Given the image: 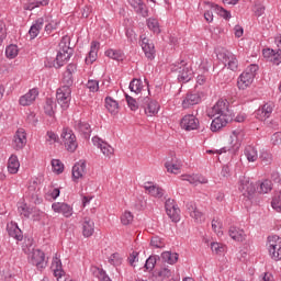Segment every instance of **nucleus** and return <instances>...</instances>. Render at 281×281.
Wrapping results in <instances>:
<instances>
[{
	"mask_svg": "<svg viewBox=\"0 0 281 281\" xmlns=\"http://www.w3.org/2000/svg\"><path fill=\"white\" fill-rule=\"evenodd\" d=\"M24 254L27 255L29 262L37 267V269H45L47 267V261H45V252L41 249H35L30 239L27 244L23 246Z\"/></svg>",
	"mask_w": 281,
	"mask_h": 281,
	"instance_id": "obj_1",
	"label": "nucleus"
},
{
	"mask_svg": "<svg viewBox=\"0 0 281 281\" xmlns=\"http://www.w3.org/2000/svg\"><path fill=\"white\" fill-rule=\"evenodd\" d=\"M245 139V130L243 128H237L233 131V134L231 135V146L228 147H223L220 150H217L218 155H222V153H238L240 149V146L243 144V140Z\"/></svg>",
	"mask_w": 281,
	"mask_h": 281,
	"instance_id": "obj_2",
	"label": "nucleus"
},
{
	"mask_svg": "<svg viewBox=\"0 0 281 281\" xmlns=\"http://www.w3.org/2000/svg\"><path fill=\"white\" fill-rule=\"evenodd\" d=\"M171 71H176L178 74L179 82H190L194 77L192 68L183 60L180 64H173L171 66Z\"/></svg>",
	"mask_w": 281,
	"mask_h": 281,
	"instance_id": "obj_3",
	"label": "nucleus"
},
{
	"mask_svg": "<svg viewBox=\"0 0 281 281\" xmlns=\"http://www.w3.org/2000/svg\"><path fill=\"white\" fill-rule=\"evenodd\" d=\"M256 71H258V65L251 64L247 69L239 76L237 81L239 89H247L254 79L256 78Z\"/></svg>",
	"mask_w": 281,
	"mask_h": 281,
	"instance_id": "obj_4",
	"label": "nucleus"
},
{
	"mask_svg": "<svg viewBox=\"0 0 281 281\" xmlns=\"http://www.w3.org/2000/svg\"><path fill=\"white\" fill-rule=\"evenodd\" d=\"M138 104L140 109H144L145 113L153 117V115H157L159 113V103L155 100H150L148 97H139Z\"/></svg>",
	"mask_w": 281,
	"mask_h": 281,
	"instance_id": "obj_5",
	"label": "nucleus"
},
{
	"mask_svg": "<svg viewBox=\"0 0 281 281\" xmlns=\"http://www.w3.org/2000/svg\"><path fill=\"white\" fill-rule=\"evenodd\" d=\"M61 142L68 153H76V148H78V142H76V134L71 132V130H63Z\"/></svg>",
	"mask_w": 281,
	"mask_h": 281,
	"instance_id": "obj_6",
	"label": "nucleus"
},
{
	"mask_svg": "<svg viewBox=\"0 0 281 281\" xmlns=\"http://www.w3.org/2000/svg\"><path fill=\"white\" fill-rule=\"evenodd\" d=\"M57 102L64 111L69 109V102H71V88L60 87L56 93Z\"/></svg>",
	"mask_w": 281,
	"mask_h": 281,
	"instance_id": "obj_7",
	"label": "nucleus"
},
{
	"mask_svg": "<svg viewBox=\"0 0 281 281\" xmlns=\"http://www.w3.org/2000/svg\"><path fill=\"white\" fill-rule=\"evenodd\" d=\"M217 58L232 71H236V69H238V59H236V55H233L232 52L223 50L218 53Z\"/></svg>",
	"mask_w": 281,
	"mask_h": 281,
	"instance_id": "obj_8",
	"label": "nucleus"
},
{
	"mask_svg": "<svg viewBox=\"0 0 281 281\" xmlns=\"http://www.w3.org/2000/svg\"><path fill=\"white\" fill-rule=\"evenodd\" d=\"M213 115H220L224 117H232V110H229V101L218 100L212 109Z\"/></svg>",
	"mask_w": 281,
	"mask_h": 281,
	"instance_id": "obj_9",
	"label": "nucleus"
},
{
	"mask_svg": "<svg viewBox=\"0 0 281 281\" xmlns=\"http://www.w3.org/2000/svg\"><path fill=\"white\" fill-rule=\"evenodd\" d=\"M26 144L27 134L25 133V130L19 128L13 136L12 147L14 148V150H23Z\"/></svg>",
	"mask_w": 281,
	"mask_h": 281,
	"instance_id": "obj_10",
	"label": "nucleus"
},
{
	"mask_svg": "<svg viewBox=\"0 0 281 281\" xmlns=\"http://www.w3.org/2000/svg\"><path fill=\"white\" fill-rule=\"evenodd\" d=\"M239 190L243 192L244 196L248 199H254V194H256V186H254L247 177L240 178Z\"/></svg>",
	"mask_w": 281,
	"mask_h": 281,
	"instance_id": "obj_11",
	"label": "nucleus"
},
{
	"mask_svg": "<svg viewBox=\"0 0 281 281\" xmlns=\"http://www.w3.org/2000/svg\"><path fill=\"white\" fill-rule=\"evenodd\" d=\"M180 126L184 131H196L199 128V119L194 114H187L182 117Z\"/></svg>",
	"mask_w": 281,
	"mask_h": 281,
	"instance_id": "obj_12",
	"label": "nucleus"
},
{
	"mask_svg": "<svg viewBox=\"0 0 281 281\" xmlns=\"http://www.w3.org/2000/svg\"><path fill=\"white\" fill-rule=\"evenodd\" d=\"M140 47L148 60L155 59V44L144 35H140Z\"/></svg>",
	"mask_w": 281,
	"mask_h": 281,
	"instance_id": "obj_13",
	"label": "nucleus"
},
{
	"mask_svg": "<svg viewBox=\"0 0 281 281\" xmlns=\"http://www.w3.org/2000/svg\"><path fill=\"white\" fill-rule=\"evenodd\" d=\"M92 143L97 146V148H100L101 153H103L104 157H111L113 153H115V149L109 143L102 140V138L94 136L92 138Z\"/></svg>",
	"mask_w": 281,
	"mask_h": 281,
	"instance_id": "obj_14",
	"label": "nucleus"
},
{
	"mask_svg": "<svg viewBox=\"0 0 281 281\" xmlns=\"http://www.w3.org/2000/svg\"><path fill=\"white\" fill-rule=\"evenodd\" d=\"M78 67L76 64H69L66 68V71L64 72L63 78V87H68V89H71L74 86V74H76Z\"/></svg>",
	"mask_w": 281,
	"mask_h": 281,
	"instance_id": "obj_15",
	"label": "nucleus"
},
{
	"mask_svg": "<svg viewBox=\"0 0 281 281\" xmlns=\"http://www.w3.org/2000/svg\"><path fill=\"white\" fill-rule=\"evenodd\" d=\"M87 175V161L79 160L72 167V181H78V179H82Z\"/></svg>",
	"mask_w": 281,
	"mask_h": 281,
	"instance_id": "obj_16",
	"label": "nucleus"
},
{
	"mask_svg": "<svg viewBox=\"0 0 281 281\" xmlns=\"http://www.w3.org/2000/svg\"><path fill=\"white\" fill-rule=\"evenodd\" d=\"M231 119L232 116H221V115L215 117L211 123L212 133H217V131H221V128H225V126H227V123L229 122Z\"/></svg>",
	"mask_w": 281,
	"mask_h": 281,
	"instance_id": "obj_17",
	"label": "nucleus"
},
{
	"mask_svg": "<svg viewBox=\"0 0 281 281\" xmlns=\"http://www.w3.org/2000/svg\"><path fill=\"white\" fill-rule=\"evenodd\" d=\"M36 98H38V90L36 88L31 89L26 94L20 98L21 106H30Z\"/></svg>",
	"mask_w": 281,
	"mask_h": 281,
	"instance_id": "obj_18",
	"label": "nucleus"
},
{
	"mask_svg": "<svg viewBox=\"0 0 281 281\" xmlns=\"http://www.w3.org/2000/svg\"><path fill=\"white\" fill-rule=\"evenodd\" d=\"M130 5L134 8L136 14H140V16H148V8L144 3V0H127Z\"/></svg>",
	"mask_w": 281,
	"mask_h": 281,
	"instance_id": "obj_19",
	"label": "nucleus"
},
{
	"mask_svg": "<svg viewBox=\"0 0 281 281\" xmlns=\"http://www.w3.org/2000/svg\"><path fill=\"white\" fill-rule=\"evenodd\" d=\"M181 160L177 159V157L171 158V160H167L165 164V168L171 175H179L181 172Z\"/></svg>",
	"mask_w": 281,
	"mask_h": 281,
	"instance_id": "obj_20",
	"label": "nucleus"
},
{
	"mask_svg": "<svg viewBox=\"0 0 281 281\" xmlns=\"http://www.w3.org/2000/svg\"><path fill=\"white\" fill-rule=\"evenodd\" d=\"M94 232H95V223L91 218L85 217L82 223V234L85 238H90V236H93Z\"/></svg>",
	"mask_w": 281,
	"mask_h": 281,
	"instance_id": "obj_21",
	"label": "nucleus"
},
{
	"mask_svg": "<svg viewBox=\"0 0 281 281\" xmlns=\"http://www.w3.org/2000/svg\"><path fill=\"white\" fill-rule=\"evenodd\" d=\"M100 49V44L95 41L91 43L90 52L88 56L86 57V64L87 65H93L95 60H98V50Z\"/></svg>",
	"mask_w": 281,
	"mask_h": 281,
	"instance_id": "obj_22",
	"label": "nucleus"
},
{
	"mask_svg": "<svg viewBox=\"0 0 281 281\" xmlns=\"http://www.w3.org/2000/svg\"><path fill=\"white\" fill-rule=\"evenodd\" d=\"M201 102L200 93H188L182 101L183 109H190V106H194V104H199Z\"/></svg>",
	"mask_w": 281,
	"mask_h": 281,
	"instance_id": "obj_23",
	"label": "nucleus"
},
{
	"mask_svg": "<svg viewBox=\"0 0 281 281\" xmlns=\"http://www.w3.org/2000/svg\"><path fill=\"white\" fill-rule=\"evenodd\" d=\"M228 234L233 240H236L237 243H243L245 238H247V235L245 234L244 229H240L236 226H232L228 231Z\"/></svg>",
	"mask_w": 281,
	"mask_h": 281,
	"instance_id": "obj_24",
	"label": "nucleus"
},
{
	"mask_svg": "<svg viewBox=\"0 0 281 281\" xmlns=\"http://www.w3.org/2000/svg\"><path fill=\"white\" fill-rule=\"evenodd\" d=\"M45 25V18H38L35 23L31 26L29 34L31 38H36Z\"/></svg>",
	"mask_w": 281,
	"mask_h": 281,
	"instance_id": "obj_25",
	"label": "nucleus"
},
{
	"mask_svg": "<svg viewBox=\"0 0 281 281\" xmlns=\"http://www.w3.org/2000/svg\"><path fill=\"white\" fill-rule=\"evenodd\" d=\"M144 189L151 196H156L157 199H161L164 196V189L153 184V182H146Z\"/></svg>",
	"mask_w": 281,
	"mask_h": 281,
	"instance_id": "obj_26",
	"label": "nucleus"
},
{
	"mask_svg": "<svg viewBox=\"0 0 281 281\" xmlns=\"http://www.w3.org/2000/svg\"><path fill=\"white\" fill-rule=\"evenodd\" d=\"M182 181H188L191 186H198V183L205 184L207 183V178L201 175H184L182 176Z\"/></svg>",
	"mask_w": 281,
	"mask_h": 281,
	"instance_id": "obj_27",
	"label": "nucleus"
},
{
	"mask_svg": "<svg viewBox=\"0 0 281 281\" xmlns=\"http://www.w3.org/2000/svg\"><path fill=\"white\" fill-rule=\"evenodd\" d=\"M7 232L11 238H14L15 240H23V232L16 224L8 225Z\"/></svg>",
	"mask_w": 281,
	"mask_h": 281,
	"instance_id": "obj_28",
	"label": "nucleus"
},
{
	"mask_svg": "<svg viewBox=\"0 0 281 281\" xmlns=\"http://www.w3.org/2000/svg\"><path fill=\"white\" fill-rule=\"evenodd\" d=\"M271 113H273V106L271 104L266 103L262 105L261 109L257 110L256 116L258 120H267V117H270Z\"/></svg>",
	"mask_w": 281,
	"mask_h": 281,
	"instance_id": "obj_29",
	"label": "nucleus"
},
{
	"mask_svg": "<svg viewBox=\"0 0 281 281\" xmlns=\"http://www.w3.org/2000/svg\"><path fill=\"white\" fill-rule=\"evenodd\" d=\"M206 5L211 8V10H214L220 16H223V19H232V13L229 11L225 10L223 7H220L218 4H214L212 2H204Z\"/></svg>",
	"mask_w": 281,
	"mask_h": 281,
	"instance_id": "obj_30",
	"label": "nucleus"
},
{
	"mask_svg": "<svg viewBox=\"0 0 281 281\" xmlns=\"http://www.w3.org/2000/svg\"><path fill=\"white\" fill-rule=\"evenodd\" d=\"M19 168H21V164L19 162V158L12 155L9 158L8 170L10 175H16L19 172Z\"/></svg>",
	"mask_w": 281,
	"mask_h": 281,
	"instance_id": "obj_31",
	"label": "nucleus"
},
{
	"mask_svg": "<svg viewBox=\"0 0 281 281\" xmlns=\"http://www.w3.org/2000/svg\"><path fill=\"white\" fill-rule=\"evenodd\" d=\"M76 128L79 133H82L85 139H89V137H91V125H89V123L79 121Z\"/></svg>",
	"mask_w": 281,
	"mask_h": 281,
	"instance_id": "obj_32",
	"label": "nucleus"
},
{
	"mask_svg": "<svg viewBox=\"0 0 281 281\" xmlns=\"http://www.w3.org/2000/svg\"><path fill=\"white\" fill-rule=\"evenodd\" d=\"M70 58H71V55H66L63 52H58L54 63L55 69H60V67L65 65V61L69 60Z\"/></svg>",
	"mask_w": 281,
	"mask_h": 281,
	"instance_id": "obj_33",
	"label": "nucleus"
},
{
	"mask_svg": "<svg viewBox=\"0 0 281 281\" xmlns=\"http://www.w3.org/2000/svg\"><path fill=\"white\" fill-rule=\"evenodd\" d=\"M161 259L164 262H168V265H175L179 260V254L165 251L161 254Z\"/></svg>",
	"mask_w": 281,
	"mask_h": 281,
	"instance_id": "obj_34",
	"label": "nucleus"
},
{
	"mask_svg": "<svg viewBox=\"0 0 281 281\" xmlns=\"http://www.w3.org/2000/svg\"><path fill=\"white\" fill-rule=\"evenodd\" d=\"M105 109H108V111L112 114L117 113L119 109H120V104L117 103V101L113 100V98L111 97H106L105 98Z\"/></svg>",
	"mask_w": 281,
	"mask_h": 281,
	"instance_id": "obj_35",
	"label": "nucleus"
},
{
	"mask_svg": "<svg viewBox=\"0 0 281 281\" xmlns=\"http://www.w3.org/2000/svg\"><path fill=\"white\" fill-rule=\"evenodd\" d=\"M244 155L247 157L248 161H257L258 160V150L254 146H247L245 148Z\"/></svg>",
	"mask_w": 281,
	"mask_h": 281,
	"instance_id": "obj_36",
	"label": "nucleus"
},
{
	"mask_svg": "<svg viewBox=\"0 0 281 281\" xmlns=\"http://www.w3.org/2000/svg\"><path fill=\"white\" fill-rule=\"evenodd\" d=\"M257 190L259 194H269V192L273 190L271 180H265L263 182H261Z\"/></svg>",
	"mask_w": 281,
	"mask_h": 281,
	"instance_id": "obj_37",
	"label": "nucleus"
},
{
	"mask_svg": "<svg viewBox=\"0 0 281 281\" xmlns=\"http://www.w3.org/2000/svg\"><path fill=\"white\" fill-rule=\"evenodd\" d=\"M169 218H171L172 223H179L181 221V210L178 206L175 209H170V212H167Z\"/></svg>",
	"mask_w": 281,
	"mask_h": 281,
	"instance_id": "obj_38",
	"label": "nucleus"
},
{
	"mask_svg": "<svg viewBox=\"0 0 281 281\" xmlns=\"http://www.w3.org/2000/svg\"><path fill=\"white\" fill-rule=\"evenodd\" d=\"M147 27L154 32V34H160L161 30L159 29V21L154 18L147 20Z\"/></svg>",
	"mask_w": 281,
	"mask_h": 281,
	"instance_id": "obj_39",
	"label": "nucleus"
},
{
	"mask_svg": "<svg viewBox=\"0 0 281 281\" xmlns=\"http://www.w3.org/2000/svg\"><path fill=\"white\" fill-rule=\"evenodd\" d=\"M52 168L53 172H56V175H63V172H65V165L59 159L52 160Z\"/></svg>",
	"mask_w": 281,
	"mask_h": 281,
	"instance_id": "obj_40",
	"label": "nucleus"
},
{
	"mask_svg": "<svg viewBox=\"0 0 281 281\" xmlns=\"http://www.w3.org/2000/svg\"><path fill=\"white\" fill-rule=\"evenodd\" d=\"M105 56H108V58H112V60H122L124 58V54H122L121 50H115V49H108L105 52Z\"/></svg>",
	"mask_w": 281,
	"mask_h": 281,
	"instance_id": "obj_41",
	"label": "nucleus"
},
{
	"mask_svg": "<svg viewBox=\"0 0 281 281\" xmlns=\"http://www.w3.org/2000/svg\"><path fill=\"white\" fill-rule=\"evenodd\" d=\"M259 159L265 166H269L273 161V155L267 150H262L260 153Z\"/></svg>",
	"mask_w": 281,
	"mask_h": 281,
	"instance_id": "obj_42",
	"label": "nucleus"
},
{
	"mask_svg": "<svg viewBox=\"0 0 281 281\" xmlns=\"http://www.w3.org/2000/svg\"><path fill=\"white\" fill-rule=\"evenodd\" d=\"M156 278L159 280H167V278H170L172 276V272L167 267L161 268L160 270H156Z\"/></svg>",
	"mask_w": 281,
	"mask_h": 281,
	"instance_id": "obj_43",
	"label": "nucleus"
},
{
	"mask_svg": "<svg viewBox=\"0 0 281 281\" xmlns=\"http://www.w3.org/2000/svg\"><path fill=\"white\" fill-rule=\"evenodd\" d=\"M281 245V238L278 235H272L268 237L267 247L268 249H271L273 247H280Z\"/></svg>",
	"mask_w": 281,
	"mask_h": 281,
	"instance_id": "obj_44",
	"label": "nucleus"
},
{
	"mask_svg": "<svg viewBox=\"0 0 281 281\" xmlns=\"http://www.w3.org/2000/svg\"><path fill=\"white\" fill-rule=\"evenodd\" d=\"M5 56L7 58H16V56H19V47L14 44L9 45L5 48Z\"/></svg>",
	"mask_w": 281,
	"mask_h": 281,
	"instance_id": "obj_45",
	"label": "nucleus"
},
{
	"mask_svg": "<svg viewBox=\"0 0 281 281\" xmlns=\"http://www.w3.org/2000/svg\"><path fill=\"white\" fill-rule=\"evenodd\" d=\"M127 106L131 109V111H137L139 109V99L135 100L133 97L125 94Z\"/></svg>",
	"mask_w": 281,
	"mask_h": 281,
	"instance_id": "obj_46",
	"label": "nucleus"
},
{
	"mask_svg": "<svg viewBox=\"0 0 281 281\" xmlns=\"http://www.w3.org/2000/svg\"><path fill=\"white\" fill-rule=\"evenodd\" d=\"M268 251L272 260H281V245L268 248Z\"/></svg>",
	"mask_w": 281,
	"mask_h": 281,
	"instance_id": "obj_47",
	"label": "nucleus"
},
{
	"mask_svg": "<svg viewBox=\"0 0 281 281\" xmlns=\"http://www.w3.org/2000/svg\"><path fill=\"white\" fill-rule=\"evenodd\" d=\"M44 25H45V32L46 34H52L56 27H58V22L56 21H49V19H44Z\"/></svg>",
	"mask_w": 281,
	"mask_h": 281,
	"instance_id": "obj_48",
	"label": "nucleus"
},
{
	"mask_svg": "<svg viewBox=\"0 0 281 281\" xmlns=\"http://www.w3.org/2000/svg\"><path fill=\"white\" fill-rule=\"evenodd\" d=\"M130 91L134 93H142V79H133L130 82Z\"/></svg>",
	"mask_w": 281,
	"mask_h": 281,
	"instance_id": "obj_49",
	"label": "nucleus"
},
{
	"mask_svg": "<svg viewBox=\"0 0 281 281\" xmlns=\"http://www.w3.org/2000/svg\"><path fill=\"white\" fill-rule=\"evenodd\" d=\"M150 245L156 249H164L166 247V243L159 236L151 237Z\"/></svg>",
	"mask_w": 281,
	"mask_h": 281,
	"instance_id": "obj_50",
	"label": "nucleus"
},
{
	"mask_svg": "<svg viewBox=\"0 0 281 281\" xmlns=\"http://www.w3.org/2000/svg\"><path fill=\"white\" fill-rule=\"evenodd\" d=\"M158 256H150L145 262V269L147 271H153L155 269V265H157Z\"/></svg>",
	"mask_w": 281,
	"mask_h": 281,
	"instance_id": "obj_51",
	"label": "nucleus"
},
{
	"mask_svg": "<svg viewBox=\"0 0 281 281\" xmlns=\"http://www.w3.org/2000/svg\"><path fill=\"white\" fill-rule=\"evenodd\" d=\"M44 111L46 113V115H49V117H52V115H54V100L47 98L45 105H44Z\"/></svg>",
	"mask_w": 281,
	"mask_h": 281,
	"instance_id": "obj_52",
	"label": "nucleus"
},
{
	"mask_svg": "<svg viewBox=\"0 0 281 281\" xmlns=\"http://www.w3.org/2000/svg\"><path fill=\"white\" fill-rule=\"evenodd\" d=\"M271 205L276 212H281V189L279 194L272 198Z\"/></svg>",
	"mask_w": 281,
	"mask_h": 281,
	"instance_id": "obj_53",
	"label": "nucleus"
},
{
	"mask_svg": "<svg viewBox=\"0 0 281 281\" xmlns=\"http://www.w3.org/2000/svg\"><path fill=\"white\" fill-rule=\"evenodd\" d=\"M90 271L94 278H98V280H100L102 276L106 273V271H104L102 268H99L98 266H92Z\"/></svg>",
	"mask_w": 281,
	"mask_h": 281,
	"instance_id": "obj_54",
	"label": "nucleus"
},
{
	"mask_svg": "<svg viewBox=\"0 0 281 281\" xmlns=\"http://www.w3.org/2000/svg\"><path fill=\"white\" fill-rule=\"evenodd\" d=\"M109 262L114 267H120V265H122V257L120 256V254L114 252L111 255Z\"/></svg>",
	"mask_w": 281,
	"mask_h": 281,
	"instance_id": "obj_55",
	"label": "nucleus"
},
{
	"mask_svg": "<svg viewBox=\"0 0 281 281\" xmlns=\"http://www.w3.org/2000/svg\"><path fill=\"white\" fill-rule=\"evenodd\" d=\"M121 223H122V225H131L133 223V213L126 211L121 216Z\"/></svg>",
	"mask_w": 281,
	"mask_h": 281,
	"instance_id": "obj_56",
	"label": "nucleus"
},
{
	"mask_svg": "<svg viewBox=\"0 0 281 281\" xmlns=\"http://www.w3.org/2000/svg\"><path fill=\"white\" fill-rule=\"evenodd\" d=\"M60 214H63L66 218H69V216H71V214H74V209H71V206L69 204L64 203L61 205Z\"/></svg>",
	"mask_w": 281,
	"mask_h": 281,
	"instance_id": "obj_57",
	"label": "nucleus"
},
{
	"mask_svg": "<svg viewBox=\"0 0 281 281\" xmlns=\"http://www.w3.org/2000/svg\"><path fill=\"white\" fill-rule=\"evenodd\" d=\"M271 63H273L274 65H280V63H281V48H279L278 50H273Z\"/></svg>",
	"mask_w": 281,
	"mask_h": 281,
	"instance_id": "obj_58",
	"label": "nucleus"
},
{
	"mask_svg": "<svg viewBox=\"0 0 281 281\" xmlns=\"http://www.w3.org/2000/svg\"><path fill=\"white\" fill-rule=\"evenodd\" d=\"M87 88L90 89L93 93L100 89V82L98 80H89L87 83Z\"/></svg>",
	"mask_w": 281,
	"mask_h": 281,
	"instance_id": "obj_59",
	"label": "nucleus"
},
{
	"mask_svg": "<svg viewBox=\"0 0 281 281\" xmlns=\"http://www.w3.org/2000/svg\"><path fill=\"white\" fill-rule=\"evenodd\" d=\"M211 249L214 254H223L225 251V247L218 243H212Z\"/></svg>",
	"mask_w": 281,
	"mask_h": 281,
	"instance_id": "obj_60",
	"label": "nucleus"
},
{
	"mask_svg": "<svg viewBox=\"0 0 281 281\" xmlns=\"http://www.w3.org/2000/svg\"><path fill=\"white\" fill-rule=\"evenodd\" d=\"M272 146H280L281 144V132H276L271 137Z\"/></svg>",
	"mask_w": 281,
	"mask_h": 281,
	"instance_id": "obj_61",
	"label": "nucleus"
},
{
	"mask_svg": "<svg viewBox=\"0 0 281 281\" xmlns=\"http://www.w3.org/2000/svg\"><path fill=\"white\" fill-rule=\"evenodd\" d=\"M69 46L67 45V43L65 41H61L59 43V50L58 52H61V54H66V55H70L71 56V53H69Z\"/></svg>",
	"mask_w": 281,
	"mask_h": 281,
	"instance_id": "obj_62",
	"label": "nucleus"
},
{
	"mask_svg": "<svg viewBox=\"0 0 281 281\" xmlns=\"http://www.w3.org/2000/svg\"><path fill=\"white\" fill-rule=\"evenodd\" d=\"M175 207H177V204L175 203V200H173V199H168V200L165 202L166 212H169V213H170V210H175Z\"/></svg>",
	"mask_w": 281,
	"mask_h": 281,
	"instance_id": "obj_63",
	"label": "nucleus"
},
{
	"mask_svg": "<svg viewBox=\"0 0 281 281\" xmlns=\"http://www.w3.org/2000/svg\"><path fill=\"white\" fill-rule=\"evenodd\" d=\"M7 36V32H5V23H3V21H0V45L3 44V40Z\"/></svg>",
	"mask_w": 281,
	"mask_h": 281,
	"instance_id": "obj_64",
	"label": "nucleus"
}]
</instances>
